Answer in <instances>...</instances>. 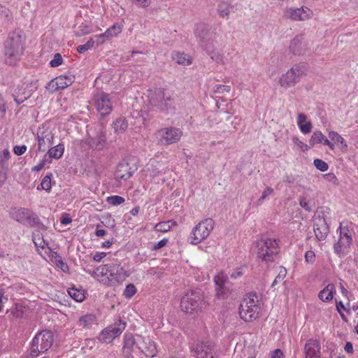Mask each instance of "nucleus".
Returning a JSON list of instances; mask_svg holds the SVG:
<instances>
[{"mask_svg":"<svg viewBox=\"0 0 358 358\" xmlns=\"http://www.w3.org/2000/svg\"><path fill=\"white\" fill-rule=\"evenodd\" d=\"M95 274L99 277V282L108 285L115 286L125 280L129 273L119 264H107L96 268Z\"/></svg>","mask_w":358,"mask_h":358,"instance_id":"1","label":"nucleus"},{"mask_svg":"<svg viewBox=\"0 0 358 358\" xmlns=\"http://www.w3.org/2000/svg\"><path fill=\"white\" fill-rule=\"evenodd\" d=\"M24 52L22 36L15 31L10 32L3 43V59L6 64L15 65Z\"/></svg>","mask_w":358,"mask_h":358,"instance_id":"2","label":"nucleus"},{"mask_svg":"<svg viewBox=\"0 0 358 358\" xmlns=\"http://www.w3.org/2000/svg\"><path fill=\"white\" fill-rule=\"evenodd\" d=\"M207 306L204 294L199 289L189 290L182 297L180 310L188 315H198Z\"/></svg>","mask_w":358,"mask_h":358,"instance_id":"3","label":"nucleus"},{"mask_svg":"<svg viewBox=\"0 0 358 358\" xmlns=\"http://www.w3.org/2000/svg\"><path fill=\"white\" fill-rule=\"evenodd\" d=\"M260 301L257 294H249L245 296L239 307L240 317L245 322H252L259 317Z\"/></svg>","mask_w":358,"mask_h":358,"instance_id":"4","label":"nucleus"},{"mask_svg":"<svg viewBox=\"0 0 358 358\" xmlns=\"http://www.w3.org/2000/svg\"><path fill=\"white\" fill-rule=\"evenodd\" d=\"M53 335L50 331H38L30 343V355L37 357L40 354L48 351L52 345Z\"/></svg>","mask_w":358,"mask_h":358,"instance_id":"5","label":"nucleus"},{"mask_svg":"<svg viewBox=\"0 0 358 358\" xmlns=\"http://www.w3.org/2000/svg\"><path fill=\"white\" fill-rule=\"evenodd\" d=\"M215 227V222L211 218H206L199 222L192 230L188 241L192 245H198L207 239Z\"/></svg>","mask_w":358,"mask_h":358,"instance_id":"6","label":"nucleus"},{"mask_svg":"<svg viewBox=\"0 0 358 358\" xmlns=\"http://www.w3.org/2000/svg\"><path fill=\"white\" fill-rule=\"evenodd\" d=\"M257 257L266 263L273 262L278 252V243L275 238L261 239L257 242Z\"/></svg>","mask_w":358,"mask_h":358,"instance_id":"7","label":"nucleus"},{"mask_svg":"<svg viewBox=\"0 0 358 358\" xmlns=\"http://www.w3.org/2000/svg\"><path fill=\"white\" fill-rule=\"evenodd\" d=\"M215 344L209 339L198 340L189 348L195 358H217Z\"/></svg>","mask_w":358,"mask_h":358,"instance_id":"8","label":"nucleus"},{"mask_svg":"<svg viewBox=\"0 0 358 358\" xmlns=\"http://www.w3.org/2000/svg\"><path fill=\"white\" fill-rule=\"evenodd\" d=\"M304 74V66L301 64H296L280 76L278 84L285 90L293 87L299 83Z\"/></svg>","mask_w":358,"mask_h":358,"instance_id":"9","label":"nucleus"},{"mask_svg":"<svg viewBox=\"0 0 358 358\" xmlns=\"http://www.w3.org/2000/svg\"><path fill=\"white\" fill-rule=\"evenodd\" d=\"M37 80H30L18 84L13 89L11 95L17 105L27 100L37 89Z\"/></svg>","mask_w":358,"mask_h":358,"instance_id":"10","label":"nucleus"},{"mask_svg":"<svg viewBox=\"0 0 358 358\" xmlns=\"http://www.w3.org/2000/svg\"><path fill=\"white\" fill-rule=\"evenodd\" d=\"M10 217L17 222L30 227L38 226L40 220L36 214L26 208H14L10 211Z\"/></svg>","mask_w":358,"mask_h":358,"instance_id":"11","label":"nucleus"},{"mask_svg":"<svg viewBox=\"0 0 358 358\" xmlns=\"http://www.w3.org/2000/svg\"><path fill=\"white\" fill-rule=\"evenodd\" d=\"M126 323L120 320L113 324L104 328L99 334L98 339L103 343H110L118 337L125 329Z\"/></svg>","mask_w":358,"mask_h":358,"instance_id":"12","label":"nucleus"},{"mask_svg":"<svg viewBox=\"0 0 358 358\" xmlns=\"http://www.w3.org/2000/svg\"><path fill=\"white\" fill-rule=\"evenodd\" d=\"M93 103L97 112L102 116H107L113 110V101L110 94L103 92H97L93 96Z\"/></svg>","mask_w":358,"mask_h":358,"instance_id":"13","label":"nucleus"},{"mask_svg":"<svg viewBox=\"0 0 358 358\" xmlns=\"http://www.w3.org/2000/svg\"><path fill=\"white\" fill-rule=\"evenodd\" d=\"M158 108L161 110L175 109L174 91L171 88H162L158 92Z\"/></svg>","mask_w":358,"mask_h":358,"instance_id":"14","label":"nucleus"},{"mask_svg":"<svg viewBox=\"0 0 358 358\" xmlns=\"http://www.w3.org/2000/svg\"><path fill=\"white\" fill-rule=\"evenodd\" d=\"M343 222L340 224V238L337 243L334 245L335 252L343 253L345 249L348 248L352 244V236L348 227L343 226Z\"/></svg>","mask_w":358,"mask_h":358,"instance_id":"15","label":"nucleus"},{"mask_svg":"<svg viewBox=\"0 0 358 358\" xmlns=\"http://www.w3.org/2000/svg\"><path fill=\"white\" fill-rule=\"evenodd\" d=\"M313 15V11L305 6L298 8H289L285 11V16L295 21H305L309 20Z\"/></svg>","mask_w":358,"mask_h":358,"instance_id":"16","label":"nucleus"},{"mask_svg":"<svg viewBox=\"0 0 358 358\" xmlns=\"http://www.w3.org/2000/svg\"><path fill=\"white\" fill-rule=\"evenodd\" d=\"M305 358H321V343L317 338L307 340L303 348Z\"/></svg>","mask_w":358,"mask_h":358,"instance_id":"17","label":"nucleus"},{"mask_svg":"<svg viewBox=\"0 0 358 358\" xmlns=\"http://www.w3.org/2000/svg\"><path fill=\"white\" fill-rule=\"evenodd\" d=\"M160 136L162 141L167 144H173L180 141L182 136V131L179 128H165L160 131Z\"/></svg>","mask_w":358,"mask_h":358,"instance_id":"18","label":"nucleus"},{"mask_svg":"<svg viewBox=\"0 0 358 358\" xmlns=\"http://www.w3.org/2000/svg\"><path fill=\"white\" fill-rule=\"evenodd\" d=\"M134 172V170L129 166L128 163H120L115 172V179L117 182V186L122 185L123 181L124 182L130 178Z\"/></svg>","mask_w":358,"mask_h":358,"instance_id":"19","label":"nucleus"},{"mask_svg":"<svg viewBox=\"0 0 358 358\" xmlns=\"http://www.w3.org/2000/svg\"><path fill=\"white\" fill-rule=\"evenodd\" d=\"M85 142L91 148L101 150L103 149L106 143L105 132L100 131L96 134L95 137H88L85 139Z\"/></svg>","mask_w":358,"mask_h":358,"instance_id":"20","label":"nucleus"},{"mask_svg":"<svg viewBox=\"0 0 358 358\" xmlns=\"http://www.w3.org/2000/svg\"><path fill=\"white\" fill-rule=\"evenodd\" d=\"M97 324V317L93 313L84 314L80 316L77 321V325L83 330H90Z\"/></svg>","mask_w":358,"mask_h":358,"instance_id":"21","label":"nucleus"},{"mask_svg":"<svg viewBox=\"0 0 358 358\" xmlns=\"http://www.w3.org/2000/svg\"><path fill=\"white\" fill-rule=\"evenodd\" d=\"M53 134L50 131H43L38 133V150L39 152H44L52 144Z\"/></svg>","mask_w":358,"mask_h":358,"instance_id":"22","label":"nucleus"},{"mask_svg":"<svg viewBox=\"0 0 358 358\" xmlns=\"http://www.w3.org/2000/svg\"><path fill=\"white\" fill-rule=\"evenodd\" d=\"M136 348V341L131 333L126 332L124 335L122 352L127 358H133L132 352Z\"/></svg>","mask_w":358,"mask_h":358,"instance_id":"23","label":"nucleus"},{"mask_svg":"<svg viewBox=\"0 0 358 358\" xmlns=\"http://www.w3.org/2000/svg\"><path fill=\"white\" fill-rule=\"evenodd\" d=\"M318 143H322L327 145L331 150H334V144L331 142L320 131H315L311 136L309 144L310 147H313Z\"/></svg>","mask_w":358,"mask_h":358,"instance_id":"24","label":"nucleus"},{"mask_svg":"<svg viewBox=\"0 0 358 358\" xmlns=\"http://www.w3.org/2000/svg\"><path fill=\"white\" fill-rule=\"evenodd\" d=\"M314 232L316 238L319 241L325 239L329 233V227L324 219L319 218L316 220L314 227Z\"/></svg>","mask_w":358,"mask_h":358,"instance_id":"25","label":"nucleus"},{"mask_svg":"<svg viewBox=\"0 0 358 358\" xmlns=\"http://www.w3.org/2000/svg\"><path fill=\"white\" fill-rule=\"evenodd\" d=\"M227 280V276L222 272L219 273L214 278V282L216 285L217 296L218 298L224 299L226 297L224 286Z\"/></svg>","mask_w":358,"mask_h":358,"instance_id":"26","label":"nucleus"},{"mask_svg":"<svg viewBox=\"0 0 358 358\" xmlns=\"http://www.w3.org/2000/svg\"><path fill=\"white\" fill-rule=\"evenodd\" d=\"M328 136L334 145H336L342 152H347L348 143L342 136L334 131H329Z\"/></svg>","mask_w":358,"mask_h":358,"instance_id":"27","label":"nucleus"},{"mask_svg":"<svg viewBox=\"0 0 358 358\" xmlns=\"http://www.w3.org/2000/svg\"><path fill=\"white\" fill-rule=\"evenodd\" d=\"M289 49L294 55L303 54L306 50V45L302 36H297L290 43Z\"/></svg>","mask_w":358,"mask_h":358,"instance_id":"28","label":"nucleus"},{"mask_svg":"<svg viewBox=\"0 0 358 358\" xmlns=\"http://www.w3.org/2000/svg\"><path fill=\"white\" fill-rule=\"evenodd\" d=\"M64 152V145L63 143H59L56 146L52 147L45 157L51 163L52 159H60Z\"/></svg>","mask_w":358,"mask_h":358,"instance_id":"29","label":"nucleus"},{"mask_svg":"<svg viewBox=\"0 0 358 358\" xmlns=\"http://www.w3.org/2000/svg\"><path fill=\"white\" fill-rule=\"evenodd\" d=\"M335 294V286L334 284H329L319 292L318 297L324 302H329L332 300Z\"/></svg>","mask_w":358,"mask_h":358,"instance_id":"30","label":"nucleus"},{"mask_svg":"<svg viewBox=\"0 0 358 358\" xmlns=\"http://www.w3.org/2000/svg\"><path fill=\"white\" fill-rule=\"evenodd\" d=\"M297 125L303 134H309L311 131L312 124L307 121V116L304 113H299L297 117Z\"/></svg>","mask_w":358,"mask_h":358,"instance_id":"31","label":"nucleus"},{"mask_svg":"<svg viewBox=\"0 0 358 358\" xmlns=\"http://www.w3.org/2000/svg\"><path fill=\"white\" fill-rule=\"evenodd\" d=\"M172 58L175 60L178 64H181L183 66H187L192 63V57L183 52H175L172 55Z\"/></svg>","mask_w":358,"mask_h":358,"instance_id":"32","label":"nucleus"},{"mask_svg":"<svg viewBox=\"0 0 358 358\" xmlns=\"http://www.w3.org/2000/svg\"><path fill=\"white\" fill-rule=\"evenodd\" d=\"M128 124L124 118L119 117L113 123V128L116 133H123L127 128Z\"/></svg>","mask_w":358,"mask_h":358,"instance_id":"33","label":"nucleus"},{"mask_svg":"<svg viewBox=\"0 0 358 358\" xmlns=\"http://www.w3.org/2000/svg\"><path fill=\"white\" fill-rule=\"evenodd\" d=\"M68 294L77 302H82L85 299L84 292L74 287L68 289Z\"/></svg>","mask_w":358,"mask_h":358,"instance_id":"34","label":"nucleus"},{"mask_svg":"<svg viewBox=\"0 0 358 358\" xmlns=\"http://www.w3.org/2000/svg\"><path fill=\"white\" fill-rule=\"evenodd\" d=\"M176 225V222L173 220H169L166 222H162L158 223V232H166L171 230V229Z\"/></svg>","mask_w":358,"mask_h":358,"instance_id":"35","label":"nucleus"},{"mask_svg":"<svg viewBox=\"0 0 358 358\" xmlns=\"http://www.w3.org/2000/svg\"><path fill=\"white\" fill-rule=\"evenodd\" d=\"M122 26L120 24L115 23L108 29H106L107 34H108L110 39L113 37L117 36L122 32Z\"/></svg>","mask_w":358,"mask_h":358,"instance_id":"36","label":"nucleus"},{"mask_svg":"<svg viewBox=\"0 0 358 358\" xmlns=\"http://www.w3.org/2000/svg\"><path fill=\"white\" fill-rule=\"evenodd\" d=\"M230 8H231V7H230L229 4H228L227 3H226V2L220 3L219 4L218 8H217L219 15L222 17L228 16V15L230 13Z\"/></svg>","mask_w":358,"mask_h":358,"instance_id":"37","label":"nucleus"},{"mask_svg":"<svg viewBox=\"0 0 358 358\" xmlns=\"http://www.w3.org/2000/svg\"><path fill=\"white\" fill-rule=\"evenodd\" d=\"M106 201L112 206H118L123 203L125 201V199L122 196L114 195L108 196Z\"/></svg>","mask_w":358,"mask_h":358,"instance_id":"38","label":"nucleus"},{"mask_svg":"<svg viewBox=\"0 0 358 358\" xmlns=\"http://www.w3.org/2000/svg\"><path fill=\"white\" fill-rule=\"evenodd\" d=\"M292 142H293L294 146L297 149L300 150L301 151L305 152L310 149V146L308 145L307 144H306L305 143L301 141L299 139V138H298L296 136H295L292 138Z\"/></svg>","mask_w":358,"mask_h":358,"instance_id":"39","label":"nucleus"},{"mask_svg":"<svg viewBox=\"0 0 358 358\" xmlns=\"http://www.w3.org/2000/svg\"><path fill=\"white\" fill-rule=\"evenodd\" d=\"M10 157V153L8 149H5L0 153V166L2 168L7 166V162Z\"/></svg>","mask_w":358,"mask_h":358,"instance_id":"40","label":"nucleus"},{"mask_svg":"<svg viewBox=\"0 0 358 358\" xmlns=\"http://www.w3.org/2000/svg\"><path fill=\"white\" fill-rule=\"evenodd\" d=\"M287 275V270L284 267H279L278 269V275L273 280L272 283V286H275L277 285L279 282H281L283 280V279L285 278Z\"/></svg>","mask_w":358,"mask_h":358,"instance_id":"41","label":"nucleus"},{"mask_svg":"<svg viewBox=\"0 0 358 358\" xmlns=\"http://www.w3.org/2000/svg\"><path fill=\"white\" fill-rule=\"evenodd\" d=\"M143 353L148 357L154 358L157 355V347L155 343L146 347L143 350Z\"/></svg>","mask_w":358,"mask_h":358,"instance_id":"42","label":"nucleus"},{"mask_svg":"<svg viewBox=\"0 0 358 358\" xmlns=\"http://www.w3.org/2000/svg\"><path fill=\"white\" fill-rule=\"evenodd\" d=\"M94 41L92 38H91L86 43L78 45L77 47L78 52L80 54L85 52L94 46Z\"/></svg>","mask_w":358,"mask_h":358,"instance_id":"43","label":"nucleus"},{"mask_svg":"<svg viewBox=\"0 0 358 358\" xmlns=\"http://www.w3.org/2000/svg\"><path fill=\"white\" fill-rule=\"evenodd\" d=\"M313 164L317 168V169L322 172L327 171L329 169L328 164L320 159H315L313 161Z\"/></svg>","mask_w":358,"mask_h":358,"instance_id":"44","label":"nucleus"},{"mask_svg":"<svg viewBox=\"0 0 358 358\" xmlns=\"http://www.w3.org/2000/svg\"><path fill=\"white\" fill-rule=\"evenodd\" d=\"M273 192H274V190L273 188H271V187H267L262 192V196L258 199L257 200V204L258 205H262L264 201V199L273 194Z\"/></svg>","mask_w":358,"mask_h":358,"instance_id":"45","label":"nucleus"},{"mask_svg":"<svg viewBox=\"0 0 358 358\" xmlns=\"http://www.w3.org/2000/svg\"><path fill=\"white\" fill-rule=\"evenodd\" d=\"M136 293V288L133 284H129L126 286L124 291V296L127 298H131Z\"/></svg>","mask_w":358,"mask_h":358,"instance_id":"46","label":"nucleus"},{"mask_svg":"<svg viewBox=\"0 0 358 358\" xmlns=\"http://www.w3.org/2000/svg\"><path fill=\"white\" fill-rule=\"evenodd\" d=\"M72 81L71 79L67 78H63L62 76L57 78L56 84L59 88H65L71 84Z\"/></svg>","mask_w":358,"mask_h":358,"instance_id":"47","label":"nucleus"},{"mask_svg":"<svg viewBox=\"0 0 358 358\" xmlns=\"http://www.w3.org/2000/svg\"><path fill=\"white\" fill-rule=\"evenodd\" d=\"M90 32L91 28L89 26L81 24L76 31V35L77 36H83L90 34Z\"/></svg>","mask_w":358,"mask_h":358,"instance_id":"48","label":"nucleus"},{"mask_svg":"<svg viewBox=\"0 0 358 358\" xmlns=\"http://www.w3.org/2000/svg\"><path fill=\"white\" fill-rule=\"evenodd\" d=\"M41 189L45 191H50L51 189V178L50 176H45L41 183Z\"/></svg>","mask_w":358,"mask_h":358,"instance_id":"49","label":"nucleus"},{"mask_svg":"<svg viewBox=\"0 0 358 358\" xmlns=\"http://www.w3.org/2000/svg\"><path fill=\"white\" fill-rule=\"evenodd\" d=\"M63 59L59 53H56L54 55V58L50 61V65L52 67H57L62 64Z\"/></svg>","mask_w":358,"mask_h":358,"instance_id":"50","label":"nucleus"},{"mask_svg":"<svg viewBox=\"0 0 358 358\" xmlns=\"http://www.w3.org/2000/svg\"><path fill=\"white\" fill-rule=\"evenodd\" d=\"M322 177L327 182H331L333 185L338 184V178L334 173L324 174Z\"/></svg>","mask_w":358,"mask_h":358,"instance_id":"51","label":"nucleus"},{"mask_svg":"<svg viewBox=\"0 0 358 358\" xmlns=\"http://www.w3.org/2000/svg\"><path fill=\"white\" fill-rule=\"evenodd\" d=\"M305 261L308 264H313L315 262V253L313 250H308L305 253Z\"/></svg>","mask_w":358,"mask_h":358,"instance_id":"52","label":"nucleus"},{"mask_svg":"<svg viewBox=\"0 0 358 358\" xmlns=\"http://www.w3.org/2000/svg\"><path fill=\"white\" fill-rule=\"evenodd\" d=\"M230 86L224 85H215L213 87V92L215 93H223L224 92H229Z\"/></svg>","mask_w":358,"mask_h":358,"instance_id":"53","label":"nucleus"},{"mask_svg":"<svg viewBox=\"0 0 358 358\" xmlns=\"http://www.w3.org/2000/svg\"><path fill=\"white\" fill-rule=\"evenodd\" d=\"M47 164H50V162L46 159L44 156L43 159L36 166L32 167V171L34 172L40 171Z\"/></svg>","mask_w":358,"mask_h":358,"instance_id":"54","label":"nucleus"},{"mask_svg":"<svg viewBox=\"0 0 358 358\" xmlns=\"http://www.w3.org/2000/svg\"><path fill=\"white\" fill-rule=\"evenodd\" d=\"M27 146L25 145H15L13 148V152L15 155L17 156H20L23 155L27 151Z\"/></svg>","mask_w":358,"mask_h":358,"instance_id":"55","label":"nucleus"},{"mask_svg":"<svg viewBox=\"0 0 358 358\" xmlns=\"http://www.w3.org/2000/svg\"><path fill=\"white\" fill-rule=\"evenodd\" d=\"M299 205L300 206L306 210V211L310 212L311 210V208L309 206L308 202L306 200V198L305 196H301L299 199Z\"/></svg>","mask_w":358,"mask_h":358,"instance_id":"56","label":"nucleus"},{"mask_svg":"<svg viewBox=\"0 0 358 358\" xmlns=\"http://www.w3.org/2000/svg\"><path fill=\"white\" fill-rule=\"evenodd\" d=\"M132 3L136 4L138 6L148 7L150 6V0H129Z\"/></svg>","mask_w":358,"mask_h":358,"instance_id":"57","label":"nucleus"},{"mask_svg":"<svg viewBox=\"0 0 358 358\" xmlns=\"http://www.w3.org/2000/svg\"><path fill=\"white\" fill-rule=\"evenodd\" d=\"M106 253L104 252H97L93 257V259L96 262H100L105 257Z\"/></svg>","mask_w":358,"mask_h":358,"instance_id":"58","label":"nucleus"},{"mask_svg":"<svg viewBox=\"0 0 358 358\" xmlns=\"http://www.w3.org/2000/svg\"><path fill=\"white\" fill-rule=\"evenodd\" d=\"M100 225L98 224L96 228L95 234L98 237H103L106 234V231L103 229H100Z\"/></svg>","mask_w":358,"mask_h":358,"instance_id":"59","label":"nucleus"},{"mask_svg":"<svg viewBox=\"0 0 358 358\" xmlns=\"http://www.w3.org/2000/svg\"><path fill=\"white\" fill-rule=\"evenodd\" d=\"M60 221L62 224L66 225L70 224L72 222V220L67 214H66L61 217Z\"/></svg>","mask_w":358,"mask_h":358,"instance_id":"60","label":"nucleus"},{"mask_svg":"<svg viewBox=\"0 0 358 358\" xmlns=\"http://www.w3.org/2000/svg\"><path fill=\"white\" fill-rule=\"evenodd\" d=\"M284 355L281 350L277 349L275 350L272 355V358H283Z\"/></svg>","mask_w":358,"mask_h":358,"instance_id":"61","label":"nucleus"},{"mask_svg":"<svg viewBox=\"0 0 358 358\" xmlns=\"http://www.w3.org/2000/svg\"><path fill=\"white\" fill-rule=\"evenodd\" d=\"M345 351L348 353L352 354L353 352V346L350 342H347L344 347Z\"/></svg>","mask_w":358,"mask_h":358,"instance_id":"62","label":"nucleus"},{"mask_svg":"<svg viewBox=\"0 0 358 358\" xmlns=\"http://www.w3.org/2000/svg\"><path fill=\"white\" fill-rule=\"evenodd\" d=\"M94 37L95 38H103L102 42H104L105 41L110 39L109 36H108V34H107V31H106L104 33H103V34L94 36Z\"/></svg>","mask_w":358,"mask_h":358,"instance_id":"63","label":"nucleus"},{"mask_svg":"<svg viewBox=\"0 0 358 358\" xmlns=\"http://www.w3.org/2000/svg\"><path fill=\"white\" fill-rule=\"evenodd\" d=\"M169 242V238H164L158 241V249L163 248Z\"/></svg>","mask_w":358,"mask_h":358,"instance_id":"64","label":"nucleus"}]
</instances>
